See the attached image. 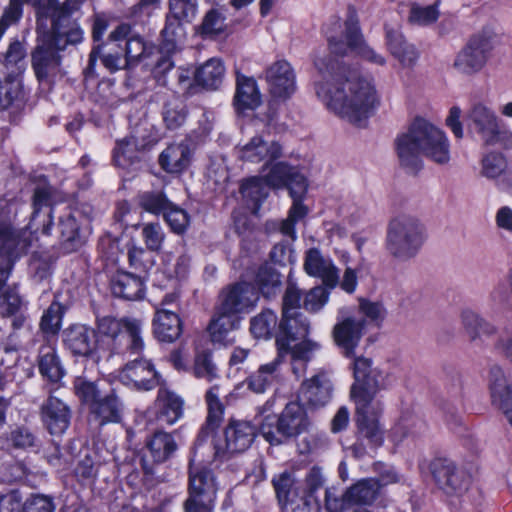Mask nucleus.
<instances>
[{
	"mask_svg": "<svg viewBox=\"0 0 512 512\" xmlns=\"http://www.w3.org/2000/svg\"><path fill=\"white\" fill-rule=\"evenodd\" d=\"M71 412L59 398L49 396L42 406V420L52 435H61L69 427Z\"/></svg>",
	"mask_w": 512,
	"mask_h": 512,
	"instance_id": "obj_27",
	"label": "nucleus"
},
{
	"mask_svg": "<svg viewBox=\"0 0 512 512\" xmlns=\"http://www.w3.org/2000/svg\"><path fill=\"white\" fill-rule=\"evenodd\" d=\"M197 0H169V14L166 20L165 30L162 31V51L164 49L170 53H176L178 43H181L183 37V27L181 20H191L197 13Z\"/></svg>",
	"mask_w": 512,
	"mask_h": 512,
	"instance_id": "obj_11",
	"label": "nucleus"
},
{
	"mask_svg": "<svg viewBox=\"0 0 512 512\" xmlns=\"http://www.w3.org/2000/svg\"><path fill=\"white\" fill-rule=\"evenodd\" d=\"M196 83L206 89L216 90L222 84L225 67L220 59L211 58L194 73Z\"/></svg>",
	"mask_w": 512,
	"mask_h": 512,
	"instance_id": "obj_39",
	"label": "nucleus"
},
{
	"mask_svg": "<svg viewBox=\"0 0 512 512\" xmlns=\"http://www.w3.org/2000/svg\"><path fill=\"white\" fill-rule=\"evenodd\" d=\"M301 298L302 295L298 287L293 283H289L283 296L282 317L288 318L299 312Z\"/></svg>",
	"mask_w": 512,
	"mask_h": 512,
	"instance_id": "obj_60",
	"label": "nucleus"
},
{
	"mask_svg": "<svg viewBox=\"0 0 512 512\" xmlns=\"http://www.w3.org/2000/svg\"><path fill=\"white\" fill-rule=\"evenodd\" d=\"M279 329L291 338L305 337L310 331V323L300 312H296L288 318L282 317Z\"/></svg>",
	"mask_w": 512,
	"mask_h": 512,
	"instance_id": "obj_49",
	"label": "nucleus"
},
{
	"mask_svg": "<svg viewBox=\"0 0 512 512\" xmlns=\"http://www.w3.org/2000/svg\"><path fill=\"white\" fill-rule=\"evenodd\" d=\"M26 56V50L19 40H14L9 44L7 51L4 54L3 63L6 68L18 66L23 62Z\"/></svg>",
	"mask_w": 512,
	"mask_h": 512,
	"instance_id": "obj_63",
	"label": "nucleus"
},
{
	"mask_svg": "<svg viewBox=\"0 0 512 512\" xmlns=\"http://www.w3.org/2000/svg\"><path fill=\"white\" fill-rule=\"evenodd\" d=\"M382 411V403L355 405V422L359 438L367 440L372 447H379L384 441V430L379 422Z\"/></svg>",
	"mask_w": 512,
	"mask_h": 512,
	"instance_id": "obj_13",
	"label": "nucleus"
},
{
	"mask_svg": "<svg viewBox=\"0 0 512 512\" xmlns=\"http://www.w3.org/2000/svg\"><path fill=\"white\" fill-rule=\"evenodd\" d=\"M182 323L177 313L162 309V342H172L179 338Z\"/></svg>",
	"mask_w": 512,
	"mask_h": 512,
	"instance_id": "obj_54",
	"label": "nucleus"
},
{
	"mask_svg": "<svg viewBox=\"0 0 512 512\" xmlns=\"http://www.w3.org/2000/svg\"><path fill=\"white\" fill-rule=\"evenodd\" d=\"M153 47L147 44L139 35H133L126 41L125 59L126 65L133 66L141 59L152 54Z\"/></svg>",
	"mask_w": 512,
	"mask_h": 512,
	"instance_id": "obj_46",
	"label": "nucleus"
},
{
	"mask_svg": "<svg viewBox=\"0 0 512 512\" xmlns=\"http://www.w3.org/2000/svg\"><path fill=\"white\" fill-rule=\"evenodd\" d=\"M224 434L226 451L230 454L242 453L253 443L256 429L248 421L230 420Z\"/></svg>",
	"mask_w": 512,
	"mask_h": 512,
	"instance_id": "obj_26",
	"label": "nucleus"
},
{
	"mask_svg": "<svg viewBox=\"0 0 512 512\" xmlns=\"http://www.w3.org/2000/svg\"><path fill=\"white\" fill-rule=\"evenodd\" d=\"M329 294V288L325 285L310 289L304 298V308L309 312H318L327 304Z\"/></svg>",
	"mask_w": 512,
	"mask_h": 512,
	"instance_id": "obj_55",
	"label": "nucleus"
},
{
	"mask_svg": "<svg viewBox=\"0 0 512 512\" xmlns=\"http://www.w3.org/2000/svg\"><path fill=\"white\" fill-rule=\"evenodd\" d=\"M469 132L479 136L485 146L512 148V130L495 111L482 102L473 103L464 117Z\"/></svg>",
	"mask_w": 512,
	"mask_h": 512,
	"instance_id": "obj_7",
	"label": "nucleus"
},
{
	"mask_svg": "<svg viewBox=\"0 0 512 512\" xmlns=\"http://www.w3.org/2000/svg\"><path fill=\"white\" fill-rule=\"evenodd\" d=\"M155 366L147 359L127 363L120 371V380L138 390H151L158 384Z\"/></svg>",
	"mask_w": 512,
	"mask_h": 512,
	"instance_id": "obj_19",
	"label": "nucleus"
},
{
	"mask_svg": "<svg viewBox=\"0 0 512 512\" xmlns=\"http://www.w3.org/2000/svg\"><path fill=\"white\" fill-rule=\"evenodd\" d=\"M487 382L492 404L503 414L512 409V382L504 368L493 364L489 368Z\"/></svg>",
	"mask_w": 512,
	"mask_h": 512,
	"instance_id": "obj_22",
	"label": "nucleus"
},
{
	"mask_svg": "<svg viewBox=\"0 0 512 512\" xmlns=\"http://www.w3.org/2000/svg\"><path fill=\"white\" fill-rule=\"evenodd\" d=\"M282 146L277 141H266L262 136H254L238 148V157L251 163L264 162V168L280 158Z\"/></svg>",
	"mask_w": 512,
	"mask_h": 512,
	"instance_id": "obj_20",
	"label": "nucleus"
},
{
	"mask_svg": "<svg viewBox=\"0 0 512 512\" xmlns=\"http://www.w3.org/2000/svg\"><path fill=\"white\" fill-rule=\"evenodd\" d=\"M354 382L350 388V399L355 405H373L381 403L375 395L386 387L384 376L378 369L372 368L371 361L357 357L353 363Z\"/></svg>",
	"mask_w": 512,
	"mask_h": 512,
	"instance_id": "obj_9",
	"label": "nucleus"
},
{
	"mask_svg": "<svg viewBox=\"0 0 512 512\" xmlns=\"http://www.w3.org/2000/svg\"><path fill=\"white\" fill-rule=\"evenodd\" d=\"M79 0H47L38 9L37 44L31 54V64L38 81L52 83L62 75L61 51L83 40V31L73 15L81 8Z\"/></svg>",
	"mask_w": 512,
	"mask_h": 512,
	"instance_id": "obj_1",
	"label": "nucleus"
},
{
	"mask_svg": "<svg viewBox=\"0 0 512 512\" xmlns=\"http://www.w3.org/2000/svg\"><path fill=\"white\" fill-rule=\"evenodd\" d=\"M22 88L18 81L5 80L0 84V109L5 110L20 100Z\"/></svg>",
	"mask_w": 512,
	"mask_h": 512,
	"instance_id": "obj_56",
	"label": "nucleus"
},
{
	"mask_svg": "<svg viewBox=\"0 0 512 512\" xmlns=\"http://www.w3.org/2000/svg\"><path fill=\"white\" fill-rule=\"evenodd\" d=\"M162 215L171 230L177 234L184 232L188 226L189 218L187 213L183 209L174 206L171 202L165 199L163 195Z\"/></svg>",
	"mask_w": 512,
	"mask_h": 512,
	"instance_id": "obj_43",
	"label": "nucleus"
},
{
	"mask_svg": "<svg viewBox=\"0 0 512 512\" xmlns=\"http://www.w3.org/2000/svg\"><path fill=\"white\" fill-rule=\"evenodd\" d=\"M303 268L309 276L321 279L323 285L329 289L335 288L339 283V269L330 257L317 248L306 251Z\"/></svg>",
	"mask_w": 512,
	"mask_h": 512,
	"instance_id": "obj_17",
	"label": "nucleus"
},
{
	"mask_svg": "<svg viewBox=\"0 0 512 512\" xmlns=\"http://www.w3.org/2000/svg\"><path fill=\"white\" fill-rule=\"evenodd\" d=\"M266 81L273 97L286 99L296 90V77L293 68L285 60L271 64L266 70Z\"/></svg>",
	"mask_w": 512,
	"mask_h": 512,
	"instance_id": "obj_18",
	"label": "nucleus"
},
{
	"mask_svg": "<svg viewBox=\"0 0 512 512\" xmlns=\"http://www.w3.org/2000/svg\"><path fill=\"white\" fill-rule=\"evenodd\" d=\"M400 164L411 172L421 167L425 156L437 164L450 160V145L445 133L423 118H416L395 141Z\"/></svg>",
	"mask_w": 512,
	"mask_h": 512,
	"instance_id": "obj_3",
	"label": "nucleus"
},
{
	"mask_svg": "<svg viewBox=\"0 0 512 512\" xmlns=\"http://www.w3.org/2000/svg\"><path fill=\"white\" fill-rule=\"evenodd\" d=\"M364 324L362 319L347 317L334 326V342L346 357L355 356V349L363 336Z\"/></svg>",
	"mask_w": 512,
	"mask_h": 512,
	"instance_id": "obj_23",
	"label": "nucleus"
},
{
	"mask_svg": "<svg viewBox=\"0 0 512 512\" xmlns=\"http://www.w3.org/2000/svg\"><path fill=\"white\" fill-rule=\"evenodd\" d=\"M76 394L90 405L99 425L117 423L121 419L122 403L115 390L106 383H92L81 379L75 382Z\"/></svg>",
	"mask_w": 512,
	"mask_h": 512,
	"instance_id": "obj_8",
	"label": "nucleus"
},
{
	"mask_svg": "<svg viewBox=\"0 0 512 512\" xmlns=\"http://www.w3.org/2000/svg\"><path fill=\"white\" fill-rule=\"evenodd\" d=\"M52 189L47 184L38 185L33 194V216L35 220L42 208H49L51 204Z\"/></svg>",
	"mask_w": 512,
	"mask_h": 512,
	"instance_id": "obj_62",
	"label": "nucleus"
},
{
	"mask_svg": "<svg viewBox=\"0 0 512 512\" xmlns=\"http://www.w3.org/2000/svg\"><path fill=\"white\" fill-rule=\"evenodd\" d=\"M332 395V383L326 372L320 371L310 379L303 381L299 398L304 404L318 408L326 405Z\"/></svg>",
	"mask_w": 512,
	"mask_h": 512,
	"instance_id": "obj_24",
	"label": "nucleus"
},
{
	"mask_svg": "<svg viewBox=\"0 0 512 512\" xmlns=\"http://www.w3.org/2000/svg\"><path fill=\"white\" fill-rule=\"evenodd\" d=\"M100 334L115 339L123 330L128 340L127 348L132 354L140 353L144 348L141 336V325L137 320L116 319L106 316L100 318L97 323Z\"/></svg>",
	"mask_w": 512,
	"mask_h": 512,
	"instance_id": "obj_15",
	"label": "nucleus"
},
{
	"mask_svg": "<svg viewBox=\"0 0 512 512\" xmlns=\"http://www.w3.org/2000/svg\"><path fill=\"white\" fill-rule=\"evenodd\" d=\"M59 229L64 242L70 243L73 248L81 244L79 226L74 216L69 214L62 218L59 222Z\"/></svg>",
	"mask_w": 512,
	"mask_h": 512,
	"instance_id": "obj_59",
	"label": "nucleus"
},
{
	"mask_svg": "<svg viewBox=\"0 0 512 512\" xmlns=\"http://www.w3.org/2000/svg\"><path fill=\"white\" fill-rule=\"evenodd\" d=\"M63 313V306L57 301L52 302L41 317V331L44 334L56 335L61 328Z\"/></svg>",
	"mask_w": 512,
	"mask_h": 512,
	"instance_id": "obj_50",
	"label": "nucleus"
},
{
	"mask_svg": "<svg viewBox=\"0 0 512 512\" xmlns=\"http://www.w3.org/2000/svg\"><path fill=\"white\" fill-rule=\"evenodd\" d=\"M6 443L8 447L26 450L37 447L38 439L29 428L17 426L6 435Z\"/></svg>",
	"mask_w": 512,
	"mask_h": 512,
	"instance_id": "obj_51",
	"label": "nucleus"
},
{
	"mask_svg": "<svg viewBox=\"0 0 512 512\" xmlns=\"http://www.w3.org/2000/svg\"><path fill=\"white\" fill-rule=\"evenodd\" d=\"M328 41L329 47L334 54L347 55L351 51L372 64L383 66L386 63L384 56L377 53L364 42L358 25V19L354 12H350L345 20V42L334 37H329Z\"/></svg>",
	"mask_w": 512,
	"mask_h": 512,
	"instance_id": "obj_10",
	"label": "nucleus"
},
{
	"mask_svg": "<svg viewBox=\"0 0 512 512\" xmlns=\"http://www.w3.org/2000/svg\"><path fill=\"white\" fill-rule=\"evenodd\" d=\"M267 402L257 416L260 435L271 445H281L308 431L310 420L302 404L291 401L279 415L270 411Z\"/></svg>",
	"mask_w": 512,
	"mask_h": 512,
	"instance_id": "obj_5",
	"label": "nucleus"
},
{
	"mask_svg": "<svg viewBox=\"0 0 512 512\" xmlns=\"http://www.w3.org/2000/svg\"><path fill=\"white\" fill-rule=\"evenodd\" d=\"M255 284L264 297L275 296L280 291L281 275L272 266L263 265L257 271Z\"/></svg>",
	"mask_w": 512,
	"mask_h": 512,
	"instance_id": "obj_41",
	"label": "nucleus"
},
{
	"mask_svg": "<svg viewBox=\"0 0 512 512\" xmlns=\"http://www.w3.org/2000/svg\"><path fill=\"white\" fill-rule=\"evenodd\" d=\"M491 49L492 45L487 37L474 36L458 53L454 67L462 74L473 75L484 67Z\"/></svg>",
	"mask_w": 512,
	"mask_h": 512,
	"instance_id": "obj_12",
	"label": "nucleus"
},
{
	"mask_svg": "<svg viewBox=\"0 0 512 512\" xmlns=\"http://www.w3.org/2000/svg\"><path fill=\"white\" fill-rule=\"evenodd\" d=\"M37 366L41 376L53 383H58L65 375L55 344L50 341L39 347Z\"/></svg>",
	"mask_w": 512,
	"mask_h": 512,
	"instance_id": "obj_30",
	"label": "nucleus"
},
{
	"mask_svg": "<svg viewBox=\"0 0 512 512\" xmlns=\"http://www.w3.org/2000/svg\"><path fill=\"white\" fill-rule=\"evenodd\" d=\"M193 373L197 378H204L211 382L218 378V370L212 361V353L209 350H196Z\"/></svg>",
	"mask_w": 512,
	"mask_h": 512,
	"instance_id": "obj_45",
	"label": "nucleus"
},
{
	"mask_svg": "<svg viewBox=\"0 0 512 512\" xmlns=\"http://www.w3.org/2000/svg\"><path fill=\"white\" fill-rule=\"evenodd\" d=\"M264 183L273 188L287 186L290 195L306 194L308 183L306 176L296 167L285 162L273 164L269 171L261 177Z\"/></svg>",
	"mask_w": 512,
	"mask_h": 512,
	"instance_id": "obj_14",
	"label": "nucleus"
},
{
	"mask_svg": "<svg viewBox=\"0 0 512 512\" xmlns=\"http://www.w3.org/2000/svg\"><path fill=\"white\" fill-rule=\"evenodd\" d=\"M507 167V160L503 154L491 152L481 160V175L489 179H496L506 174Z\"/></svg>",
	"mask_w": 512,
	"mask_h": 512,
	"instance_id": "obj_48",
	"label": "nucleus"
},
{
	"mask_svg": "<svg viewBox=\"0 0 512 512\" xmlns=\"http://www.w3.org/2000/svg\"><path fill=\"white\" fill-rule=\"evenodd\" d=\"M386 40L389 51L403 67L410 68L416 64L419 58L417 49L405 40L398 29L386 27Z\"/></svg>",
	"mask_w": 512,
	"mask_h": 512,
	"instance_id": "obj_32",
	"label": "nucleus"
},
{
	"mask_svg": "<svg viewBox=\"0 0 512 512\" xmlns=\"http://www.w3.org/2000/svg\"><path fill=\"white\" fill-rule=\"evenodd\" d=\"M183 400L173 392L162 389V420L167 424H174L184 413Z\"/></svg>",
	"mask_w": 512,
	"mask_h": 512,
	"instance_id": "obj_44",
	"label": "nucleus"
},
{
	"mask_svg": "<svg viewBox=\"0 0 512 512\" xmlns=\"http://www.w3.org/2000/svg\"><path fill=\"white\" fill-rule=\"evenodd\" d=\"M257 300L258 296L249 283H238L222 291L217 307L221 313L238 316L253 308Z\"/></svg>",
	"mask_w": 512,
	"mask_h": 512,
	"instance_id": "obj_16",
	"label": "nucleus"
},
{
	"mask_svg": "<svg viewBox=\"0 0 512 512\" xmlns=\"http://www.w3.org/2000/svg\"><path fill=\"white\" fill-rule=\"evenodd\" d=\"M157 144V139L153 138L145 141L143 138L141 143L134 136L122 139L117 142L114 148L113 159L117 166L127 168L139 161L144 153Z\"/></svg>",
	"mask_w": 512,
	"mask_h": 512,
	"instance_id": "obj_28",
	"label": "nucleus"
},
{
	"mask_svg": "<svg viewBox=\"0 0 512 512\" xmlns=\"http://www.w3.org/2000/svg\"><path fill=\"white\" fill-rule=\"evenodd\" d=\"M224 16L216 9H211L206 13L200 26V33L207 37H213L223 32Z\"/></svg>",
	"mask_w": 512,
	"mask_h": 512,
	"instance_id": "obj_58",
	"label": "nucleus"
},
{
	"mask_svg": "<svg viewBox=\"0 0 512 512\" xmlns=\"http://www.w3.org/2000/svg\"><path fill=\"white\" fill-rule=\"evenodd\" d=\"M186 106L181 99H174L165 105L163 119L168 129L180 127L186 120Z\"/></svg>",
	"mask_w": 512,
	"mask_h": 512,
	"instance_id": "obj_53",
	"label": "nucleus"
},
{
	"mask_svg": "<svg viewBox=\"0 0 512 512\" xmlns=\"http://www.w3.org/2000/svg\"><path fill=\"white\" fill-rule=\"evenodd\" d=\"M63 341L73 354L88 356L95 348V333L86 325L76 324L63 332Z\"/></svg>",
	"mask_w": 512,
	"mask_h": 512,
	"instance_id": "obj_31",
	"label": "nucleus"
},
{
	"mask_svg": "<svg viewBox=\"0 0 512 512\" xmlns=\"http://www.w3.org/2000/svg\"><path fill=\"white\" fill-rule=\"evenodd\" d=\"M487 382L492 404L503 414L512 409V382L504 368L493 364L489 368Z\"/></svg>",
	"mask_w": 512,
	"mask_h": 512,
	"instance_id": "obj_21",
	"label": "nucleus"
},
{
	"mask_svg": "<svg viewBox=\"0 0 512 512\" xmlns=\"http://www.w3.org/2000/svg\"><path fill=\"white\" fill-rule=\"evenodd\" d=\"M283 348L278 341V356L271 362L261 365L247 380L248 387L255 393H264L279 376Z\"/></svg>",
	"mask_w": 512,
	"mask_h": 512,
	"instance_id": "obj_34",
	"label": "nucleus"
},
{
	"mask_svg": "<svg viewBox=\"0 0 512 512\" xmlns=\"http://www.w3.org/2000/svg\"><path fill=\"white\" fill-rule=\"evenodd\" d=\"M111 290L116 297L138 300L143 296L144 285L140 277L132 273L117 271L111 279Z\"/></svg>",
	"mask_w": 512,
	"mask_h": 512,
	"instance_id": "obj_35",
	"label": "nucleus"
},
{
	"mask_svg": "<svg viewBox=\"0 0 512 512\" xmlns=\"http://www.w3.org/2000/svg\"><path fill=\"white\" fill-rule=\"evenodd\" d=\"M425 240L422 221L412 214H400L388 224L385 247L393 259L407 262L417 256Z\"/></svg>",
	"mask_w": 512,
	"mask_h": 512,
	"instance_id": "obj_6",
	"label": "nucleus"
},
{
	"mask_svg": "<svg viewBox=\"0 0 512 512\" xmlns=\"http://www.w3.org/2000/svg\"><path fill=\"white\" fill-rule=\"evenodd\" d=\"M261 103V94L256 81L252 77L238 74L234 104L237 110H253Z\"/></svg>",
	"mask_w": 512,
	"mask_h": 512,
	"instance_id": "obj_36",
	"label": "nucleus"
},
{
	"mask_svg": "<svg viewBox=\"0 0 512 512\" xmlns=\"http://www.w3.org/2000/svg\"><path fill=\"white\" fill-rule=\"evenodd\" d=\"M180 45V43H178ZM180 51V46L177 48L176 53H168L166 49L162 53V85L170 86L180 90H186L191 85L192 71L189 68L178 67L173 70L174 61L172 57L177 56Z\"/></svg>",
	"mask_w": 512,
	"mask_h": 512,
	"instance_id": "obj_33",
	"label": "nucleus"
},
{
	"mask_svg": "<svg viewBox=\"0 0 512 512\" xmlns=\"http://www.w3.org/2000/svg\"><path fill=\"white\" fill-rule=\"evenodd\" d=\"M240 318L228 313H221L220 308H216L215 315L212 318L208 331L213 343L226 345L231 342L230 333L239 327Z\"/></svg>",
	"mask_w": 512,
	"mask_h": 512,
	"instance_id": "obj_37",
	"label": "nucleus"
},
{
	"mask_svg": "<svg viewBox=\"0 0 512 512\" xmlns=\"http://www.w3.org/2000/svg\"><path fill=\"white\" fill-rule=\"evenodd\" d=\"M190 157L188 143L172 144L162 152V168L170 173H179L188 167Z\"/></svg>",
	"mask_w": 512,
	"mask_h": 512,
	"instance_id": "obj_40",
	"label": "nucleus"
},
{
	"mask_svg": "<svg viewBox=\"0 0 512 512\" xmlns=\"http://www.w3.org/2000/svg\"><path fill=\"white\" fill-rule=\"evenodd\" d=\"M263 183L264 181L261 177H252L241 185V194L243 197L249 198L253 202L258 203L267 195L264 191Z\"/></svg>",
	"mask_w": 512,
	"mask_h": 512,
	"instance_id": "obj_61",
	"label": "nucleus"
},
{
	"mask_svg": "<svg viewBox=\"0 0 512 512\" xmlns=\"http://www.w3.org/2000/svg\"><path fill=\"white\" fill-rule=\"evenodd\" d=\"M423 477H431L434 480H449L451 477H473L471 473L465 475L456 466L455 462L446 457H437L420 465Z\"/></svg>",
	"mask_w": 512,
	"mask_h": 512,
	"instance_id": "obj_38",
	"label": "nucleus"
},
{
	"mask_svg": "<svg viewBox=\"0 0 512 512\" xmlns=\"http://www.w3.org/2000/svg\"><path fill=\"white\" fill-rule=\"evenodd\" d=\"M276 325V314L267 309L251 319L250 330L256 338H268Z\"/></svg>",
	"mask_w": 512,
	"mask_h": 512,
	"instance_id": "obj_52",
	"label": "nucleus"
},
{
	"mask_svg": "<svg viewBox=\"0 0 512 512\" xmlns=\"http://www.w3.org/2000/svg\"><path fill=\"white\" fill-rule=\"evenodd\" d=\"M439 16L436 5H413L410 9L409 21L412 24L426 26L434 23Z\"/></svg>",
	"mask_w": 512,
	"mask_h": 512,
	"instance_id": "obj_57",
	"label": "nucleus"
},
{
	"mask_svg": "<svg viewBox=\"0 0 512 512\" xmlns=\"http://www.w3.org/2000/svg\"><path fill=\"white\" fill-rule=\"evenodd\" d=\"M14 203L0 198V314L15 315L22 306V300L15 287H6V281L14 261L27 246L25 231H16L11 225Z\"/></svg>",
	"mask_w": 512,
	"mask_h": 512,
	"instance_id": "obj_4",
	"label": "nucleus"
},
{
	"mask_svg": "<svg viewBox=\"0 0 512 512\" xmlns=\"http://www.w3.org/2000/svg\"><path fill=\"white\" fill-rule=\"evenodd\" d=\"M314 64L323 75V80L316 82L315 91L328 110L357 126L375 114L381 96L372 80L352 71L334 72L323 58L315 59Z\"/></svg>",
	"mask_w": 512,
	"mask_h": 512,
	"instance_id": "obj_2",
	"label": "nucleus"
},
{
	"mask_svg": "<svg viewBox=\"0 0 512 512\" xmlns=\"http://www.w3.org/2000/svg\"><path fill=\"white\" fill-rule=\"evenodd\" d=\"M278 341H280V346L283 348V355L288 353L290 354L291 359H295L296 361H301L306 364L313 358L315 352H317L321 347L318 342L312 340H303L291 348H288L285 340L277 339V344Z\"/></svg>",
	"mask_w": 512,
	"mask_h": 512,
	"instance_id": "obj_47",
	"label": "nucleus"
},
{
	"mask_svg": "<svg viewBox=\"0 0 512 512\" xmlns=\"http://www.w3.org/2000/svg\"><path fill=\"white\" fill-rule=\"evenodd\" d=\"M216 493V482H190L185 512H213Z\"/></svg>",
	"mask_w": 512,
	"mask_h": 512,
	"instance_id": "obj_29",
	"label": "nucleus"
},
{
	"mask_svg": "<svg viewBox=\"0 0 512 512\" xmlns=\"http://www.w3.org/2000/svg\"><path fill=\"white\" fill-rule=\"evenodd\" d=\"M25 512H53L55 506L51 498L44 495H33L23 505Z\"/></svg>",
	"mask_w": 512,
	"mask_h": 512,
	"instance_id": "obj_64",
	"label": "nucleus"
},
{
	"mask_svg": "<svg viewBox=\"0 0 512 512\" xmlns=\"http://www.w3.org/2000/svg\"><path fill=\"white\" fill-rule=\"evenodd\" d=\"M460 321L465 335L474 346L484 345V337H492L498 332L496 325L471 309L461 312Z\"/></svg>",
	"mask_w": 512,
	"mask_h": 512,
	"instance_id": "obj_25",
	"label": "nucleus"
},
{
	"mask_svg": "<svg viewBox=\"0 0 512 512\" xmlns=\"http://www.w3.org/2000/svg\"><path fill=\"white\" fill-rule=\"evenodd\" d=\"M379 492V482H355L344 495L345 501L352 504H371Z\"/></svg>",
	"mask_w": 512,
	"mask_h": 512,
	"instance_id": "obj_42",
	"label": "nucleus"
}]
</instances>
